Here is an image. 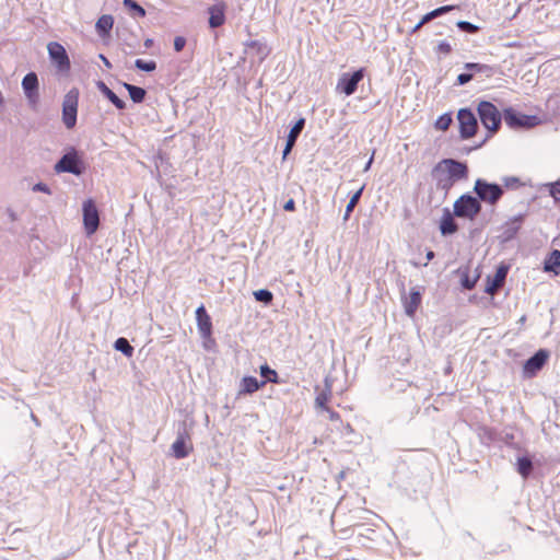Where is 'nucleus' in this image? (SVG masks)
<instances>
[{
  "instance_id": "1",
  "label": "nucleus",
  "mask_w": 560,
  "mask_h": 560,
  "mask_svg": "<svg viewBox=\"0 0 560 560\" xmlns=\"http://www.w3.org/2000/svg\"><path fill=\"white\" fill-rule=\"evenodd\" d=\"M477 110L485 128H487L490 132H495L499 130L502 116L492 103L482 101L478 104Z\"/></svg>"
},
{
  "instance_id": "2",
  "label": "nucleus",
  "mask_w": 560,
  "mask_h": 560,
  "mask_svg": "<svg viewBox=\"0 0 560 560\" xmlns=\"http://www.w3.org/2000/svg\"><path fill=\"white\" fill-rule=\"evenodd\" d=\"M78 102L79 90L73 88L65 95L62 102V120L68 129L77 124Z\"/></svg>"
},
{
  "instance_id": "3",
  "label": "nucleus",
  "mask_w": 560,
  "mask_h": 560,
  "mask_svg": "<svg viewBox=\"0 0 560 560\" xmlns=\"http://www.w3.org/2000/svg\"><path fill=\"white\" fill-rule=\"evenodd\" d=\"M480 210L479 200L470 195H463L454 203V213L459 218L474 219Z\"/></svg>"
},
{
  "instance_id": "4",
  "label": "nucleus",
  "mask_w": 560,
  "mask_h": 560,
  "mask_svg": "<svg viewBox=\"0 0 560 560\" xmlns=\"http://www.w3.org/2000/svg\"><path fill=\"white\" fill-rule=\"evenodd\" d=\"M478 198L494 205L503 195V189L497 184H490L483 179H477L474 187Z\"/></svg>"
},
{
  "instance_id": "5",
  "label": "nucleus",
  "mask_w": 560,
  "mask_h": 560,
  "mask_svg": "<svg viewBox=\"0 0 560 560\" xmlns=\"http://www.w3.org/2000/svg\"><path fill=\"white\" fill-rule=\"evenodd\" d=\"M504 120L511 128H532L540 122L537 116L523 115L513 108L504 110Z\"/></svg>"
},
{
  "instance_id": "6",
  "label": "nucleus",
  "mask_w": 560,
  "mask_h": 560,
  "mask_svg": "<svg viewBox=\"0 0 560 560\" xmlns=\"http://www.w3.org/2000/svg\"><path fill=\"white\" fill-rule=\"evenodd\" d=\"M80 164L81 161L78 156V152L72 149L70 152L61 156V159L55 164L54 170L56 173H71L80 175L82 173Z\"/></svg>"
},
{
  "instance_id": "7",
  "label": "nucleus",
  "mask_w": 560,
  "mask_h": 560,
  "mask_svg": "<svg viewBox=\"0 0 560 560\" xmlns=\"http://www.w3.org/2000/svg\"><path fill=\"white\" fill-rule=\"evenodd\" d=\"M457 119L459 122V132L463 139H469L475 136L478 122L474 113L468 108H462L458 110Z\"/></svg>"
},
{
  "instance_id": "8",
  "label": "nucleus",
  "mask_w": 560,
  "mask_h": 560,
  "mask_svg": "<svg viewBox=\"0 0 560 560\" xmlns=\"http://www.w3.org/2000/svg\"><path fill=\"white\" fill-rule=\"evenodd\" d=\"M83 224L88 235L94 234L100 225L98 210L91 199L83 202Z\"/></svg>"
},
{
  "instance_id": "9",
  "label": "nucleus",
  "mask_w": 560,
  "mask_h": 560,
  "mask_svg": "<svg viewBox=\"0 0 560 560\" xmlns=\"http://www.w3.org/2000/svg\"><path fill=\"white\" fill-rule=\"evenodd\" d=\"M363 78L364 69H359L351 74L343 73L338 81L337 90L350 96L357 91L358 84Z\"/></svg>"
},
{
  "instance_id": "10",
  "label": "nucleus",
  "mask_w": 560,
  "mask_h": 560,
  "mask_svg": "<svg viewBox=\"0 0 560 560\" xmlns=\"http://www.w3.org/2000/svg\"><path fill=\"white\" fill-rule=\"evenodd\" d=\"M442 167L448 172V175L454 182L465 179L468 176L467 165L463 162L453 159H444L438 163V171L442 170Z\"/></svg>"
},
{
  "instance_id": "11",
  "label": "nucleus",
  "mask_w": 560,
  "mask_h": 560,
  "mask_svg": "<svg viewBox=\"0 0 560 560\" xmlns=\"http://www.w3.org/2000/svg\"><path fill=\"white\" fill-rule=\"evenodd\" d=\"M51 61L56 63L60 71H68L70 69V60L65 47L57 43L51 42L47 46Z\"/></svg>"
},
{
  "instance_id": "12",
  "label": "nucleus",
  "mask_w": 560,
  "mask_h": 560,
  "mask_svg": "<svg viewBox=\"0 0 560 560\" xmlns=\"http://www.w3.org/2000/svg\"><path fill=\"white\" fill-rule=\"evenodd\" d=\"M196 320L201 338L205 340L210 339L212 335V322L203 305H200L196 310Z\"/></svg>"
},
{
  "instance_id": "13",
  "label": "nucleus",
  "mask_w": 560,
  "mask_h": 560,
  "mask_svg": "<svg viewBox=\"0 0 560 560\" xmlns=\"http://www.w3.org/2000/svg\"><path fill=\"white\" fill-rule=\"evenodd\" d=\"M22 88L28 102L36 104L38 100V78L35 72H30L23 78Z\"/></svg>"
},
{
  "instance_id": "14",
  "label": "nucleus",
  "mask_w": 560,
  "mask_h": 560,
  "mask_svg": "<svg viewBox=\"0 0 560 560\" xmlns=\"http://www.w3.org/2000/svg\"><path fill=\"white\" fill-rule=\"evenodd\" d=\"M549 354L546 350H538L533 357H530L524 364V371L529 376L535 375L539 370L542 369L547 362Z\"/></svg>"
},
{
  "instance_id": "15",
  "label": "nucleus",
  "mask_w": 560,
  "mask_h": 560,
  "mask_svg": "<svg viewBox=\"0 0 560 560\" xmlns=\"http://www.w3.org/2000/svg\"><path fill=\"white\" fill-rule=\"evenodd\" d=\"M225 9L226 4L220 1L208 9L209 13V26L211 28L220 27L225 22Z\"/></svg>"
},
{
  "instance_id": "16",
  "label": "nucleus",
  "mask_w": 560,
  "mask_h": 560,
  "mask_svg": "<svg viewBox=\"0 0 560 560\" xmlns=\"http://www.w3.org/2000/svg\"><path fill=\"white\" fill-rule=\"evenodd\" d=\"M509 268L506 266H500L495 275L492 279L488 278V283L486 285V292L488 294H495L498 290L503 285L506 275H508Z\"/></svg>"
},
{
  "instance_id": "17",
  "label": "nucleus",
  "mask_w": 560,
  "mask_h": 560,
  "mask_svg": "<svg viewBox=\"0 0 560 560\" xmlns=\"http://www.w3.org/2000/svg\"><path fill=\"white\" fill-rule=\"evenodd\" d=\"M304 126H305V119L304 118H300L295 122V125L290 129V132H289V135L287 137L285 147H284L283 153H282L283 159L287 158V155L291 152V150L295 145V142H296L299 136L301 135Z\"/></svg>"
},
{
  "instance_id": "18",
  "label": "nucleus",
  "mask_w": 560,
  "mask_h": 560,
  "mask_svg": "<svg viewBox=\"0 0 560 560\" xmlns=\"http://www.w3.org/2000/svg\"><path fill=\"white\" fill-rule=\"evenodd\" d=\"M432 176L436 182V187L445 191L450 190L455 183L445 168L442 167V170L438 171V164L432 170Z\"/></svg>"
},
{
  "instance_id": "19",
  "label": "nucleus",
  "mask_w": 560,
  "mask_h": 560,
  "mask_svg": "<svg viewBox=\"0 0 560 560\" xmlns=\"http://www.w3.org/2000/svg\"><path fill=\"white\" fill-rule=\"evenodd\" d=\"M266 385V381H259L254 376H245L240 383L238 395L253 394Z\"/></svg>"
},
{
  "instance_id": "20",
  "label": "nucleus",
  "mask_w": 560,
  "mask_h": 560,
  "mask_svg": "<svg viewBox=\"0 0 560 560\" xmlns=\"http://www.w3.org/2000/svg\"><path fill=\"white\" fill-rule=\"evenodd\" d=\"M440 231L442 235H451L457 231V224L448 210L444 211V214L441 219Z\"/></svg>"
},
{
  "instance_id": "21",
  "label": "nucleus",
  "mask_w": 560,
  "mask_h": 560,
  "mask_svg": "<svg viewBox=\"0 0 560 560\" xmlns=\"http://www.w3.org/2000/svg\"><path fill=\"white\" fill-rule=\"evenodd\" d=\"M421 303V294L419 291L412 290L408 298L405 299L404 306L408 316H413Z\"/></svg>"
},
{
  "instance_id": "22",
  "label": "nucleus",
  "mask_w": 560,
  "mask_h": 560,
  "mask_svg": "<svg viewBox=\"0 0 560 560\" xmlns=\"http://www.w3.org/2000/svg\"><path fill=\"white\" fill-rule=\"evenodd\" d=\"M97 89L107 97L118 109H124L126 103L119 98L103 81L97 82Z\"/></svg>"
},
{
  "instance_id": "23",
  "label": "nucleus",
  "mask_w": 560,
  "mask_h": 560,
  "mask_svg": "<svg viewBox=\"0 0 560 560\" xmlns=\"http://www.w3.org/2000/svg\"><path fill=\"white\" fill-rule=\"evenodd\" d=\"M545 271L553 272L559 275L560 269V250L553 249L545 260Z\"/></svg>"
},
{
  "instance_id": "24",
  "label": "nucleus",
  "mask_w": 560,
  "mask_h": 560,
  "mask_svg": "<svg viewBox=\"0 0 560 560\" xmlns=\"http://www.w3.org/2000/svg\"><path fill=\"white\" fill-rule=\"evenodd\" d=\"M172 452L176 458H185L188 456L189 450L186 445L184 434H179L175 442L172 444Z\"/></svg>"
},
{
  "instance_id": "25",
  "label": "nucleus",
  "mask_w": 560,
  "mask_h": 560,
  "mask_svg": "<svg viewBox=\"0 0 560 560\" xmlns=\"http://www.w3.org/2000/svg\"><path fill=\"white\" fill-rule=\"evenodd\" d=\"M455 7L454 5H444V7H440L429 13H427L422 19L421 21L415 26V31L419 30L423 24L430 22L431 20L444 14V13H447L452 10H454Z\"/></svg>"
},
{
  "instance_id": "26",
  "label": "nucleus",
  "mask_w": 560,
  "mask_h": 560,
  "mask_svg": "<svg viewBox=\"0 0 560 560\" xmlns=\"http://www.w3.org/2000/svg\"><path fill=\"white\" fill-rule=\"evenodd\" d=\"M122 4L131 18L137 19L145 16V10L137 1L124 0Z\"/></svg>"
},
{
  "instance_id": "27",
  "label": "nucleus",
  "mask_w": 560,
  "mask_h": 560,
  "mask_svg": "<svg viewBox=\"0 0 560 560\" xmlns=\"http://www.w3.org/2000/svg\"><path fill=\"white\" fill-rule=\"evenodd\" d=\"M124 88L128 91L130 98L135 103L143 102L147 94L144 89L137 85H132L130 83H124Z\"/></svg>"
},
{
  "instance_id": "28",
  "label": "nucleus",
  "mask_w": 560,
  "mask_h": 560,
  "mask_svg": "<svg viewBox=\"0 0 560 560\" xmlns=\"http://www.w3.org/2000/svg\"><path fill=\"white\" fill-rule=\"evenodd\" d=\"M522 215L514 217L505 224L504 235L508 240L512 238L521 228Z\"/></svg>"
},
{
  "instance_id": "29",
  "label": "nucleus",
  "mask_w": 560,
  "mask_h": 560,
  "mask_svg": "<svg viewBox=\"0 0 560 560\" xmlns=\"http://www.w3.org/2000/svg\"><path fill=\"white\" fill-rule=\"evenodd\" d=\"M114 24V20L110 15H102L96 22V30L100 35L108 34Z\"/></svg>"
},
{
  "instance_id": "30",
  "label": "nucleus",
  "mask_w": 560,
  "mask_h": 560,
  "mask_svg": "<svg viewBox=\"0 0 560 560\" xmlns=\"http://www.w3.org/2000/svg\"><path fill=\"white\" fill-rule=\"evenodd\" d=\"M330 395H331V385L326 380L325 381V389L320 394H318L315 399L316 407L325 410V407H327L326 404L329 400Z\"/></svg>"
},
{
  "instance_id": "31",
  "label": "nucleus",
  "mask_w": 560,
  "mask_h": 560,
  "mask_svg": "<svg viewBox=\"0 0 560 560\" xmlns=\"http://www.w3.org/2000/svg\"><path fill=\"white\" fill-rule=\"evenodd\" d=\"M247 47L254 50L260 60H264L269 55L268 47L259 40L249 42L247 44Z\"/></svg>"
},
{
  "instance_id": "32",
  "label": "nucleus",
  "mask_w": 560,
  "mask_h": 560,
  "mask_svg": "<svg viewBox=\"0 0 560 560\" xmlns=\"http://www.w3.org/2000/svg\"><path fill=\"white\" fill-rule=\"evenodd\" d=\"M363 189H364V186H362L358 191H355L352 197L350 198L347 207H346V212H345V217H343V220L347 221L350 217V213L353 211V209L355 208V206L358 205L361 196H362V192H363Z\"/></svg>"
},
{
  "instance_id": "33",
  "label": "nucleus",
  "mask_w": 560,
  "mask_h": 560,
  "mask_svg": "<svg viewBox=\"0 0 560 560\" xmlns=\"http://www.w3.org/2000/svg\"><path fill=\"white\" fill-rule=\"evenodd\" d=\"M114 348L117 351L122 352L127 357H131L133 353V347L129 343V341L126 338L122 337L116 339Z\"/></svg>"
},
{
  "instance_id": "34",
  "label": "nucleus",
  "mask_w": 560,
  "mask_h": 560,
  "mask_svg": "<svg viewBox=\"0 0 560 560\" xmlns=\"http://www.w3.org/2000/svg\"><path fill=\"white\" fill-rule=\"evenodd\" d=\"M533 470V463L527 457H521L517 459V471L524 477H528Z\"/></svg>"
},
{
  "instance_id": "35",
  "label": "nucleus",
  "mask_w": 560,
  "mask_h": 560,
  "mask_svg": "<svg viewBox=\"0 0 560 560\" xmlns=\"http://www.w3.org/2000/svg\"><path fill=\"white\" fill-rule=\"evenodd\" d=\"M260 375L265 378L264 381L271 383H279L278 373L269 368L267 364L260 366Z\"/></svg>"
},
{
  "instance_id": "36",
  "label": "nucleus",
  "mask_w": 560,
  "mask_h": 560,
  "mask_svg": "<svg viewBox=\"0 0 560 560\" xmlns=\"http://www.w3.org/2000/svg\"><path fill=\"white\" fill-rule=\"evenodd\" d=\"M254 296H255L256 301L265 303V304H270L273 299V294L267 289H260V290L255 291Z\"/></svg>"
},
{
  "instance_id": "37",
  "label": "nucleus",
  "mask_w": 560,
  "mask_h": 560,
  "mask_svg": "<svg viewBox=\"0 0 560 560\" xmlns=\"http://www.w3.org/2000/svg\"><path fill=\"white\" fill-rule=\"evenodd\" d=\"M135 67L141 71L152 72L156 69V62L153 60L145 61L143 59H137L135 61Z\"/></svg>"
},
{
  "instance_id": "38",
  "label": "nucleus",
  "mask_w": 560,
  "mask_h": 560,
  "mask_svg": "<svg viewBox=\"0 0 560 560\" xmlns=\"http://www.w3.org/2000/svg\"><path fill=\"white\" fill-rule=\"evenodd\" d=\"M451 124H452L451 115L444 114L438 118V120L435 121V127L439 130H446V129H448Z\"/></svg>"
},
{
  "instance_id": "39",
  "label": "nucleus",
  "mask_w": 560,
  "mask_h": 560,
  "mask_svg": "<svg viewBox=\"0 0 560 560\" xmlns=\"http://www.w3.org/2000/svg\"><path fill=\"white\" fill-rule=\"evenodd\" d=\"M547 187L549 188L550 196L556 200H560V180L556 183H549L547 184Z\"/></svg>"
},
{
  "instance_id": "40",
  "label": "nucleus",
  "mask_w": 560,
  "mask_h": 560,
  "mask_svg": "<svg viewBox=\"0 0 560 560\" xmlns=\"http://www.w3.org/2000/svg\"><path fill=\"white\" fill-rule=\"evenodd\" d=\"M457 26L460 31L467 32L470 34L476 33L478 31V27L475 24L467 22V21L457 22Z\"/></svg>"
},
{
  "instance_id": "41",
  "label": "nucleus",
  "mask_w": 560,
  "mask_h": 560,
  "mask_svg": "<svg viewBox=\"0 0 560 560\" xmlns=\"http://www.w3.org/2000/svg\"><path fill=\"white\" fill-rule=\"evenodd\" d=\"M186 45V39L182 36H177L174 39V49L176 51H182Z\"/></svg>"
},
{
  "instance_id": "42",
  "label": "nucleus",
  "mask_w": 560,
  "mask_h": 560,
  "mask_svg": "<svg viewBox=\"0 0 560 560\" xmlns=\"http://www.w3.org/2000/svg\"><path fill=\"white\" fill-rule=\"evenodd\" d=\"M33 191H42V192H45V194H48V195L51 194L50 188L46 184H44V183L35 184L33 186Z\"/></svg>"
},
{
  "instance_id": "43",
  "label": "nucleus",
  "mask_w": 560,
  "mask_h": 560,
  "mask_svg": "<svg viewBox=\"0 0 560 560\" xmlns=\"http://www.w3.org/2000/svg\"><path fill=\"white\" fill-rule=\"evenodd\" d=\"M471 79H472V74L471 73H460L457 77V83L459 85H464V84L468 83Z\"/></svg>"
},
{
  "instance_id": "44",
  "label": "nucleus",
  "mask_w": 560,
  "mask_h": 560,
  "mask_svg": "<svg viewBox=\"0 0 560 560\" xmlns=\"http://www.w3.org/2000/svg\"><path fill=\"white\" fill-rule=\"evenodd\" d=\"M438 49H439V51H441L443 54H448L452 50V47L448 43L441 42L438 46Z\"/></svg>"
},
{
  "instance_id": "45",
  "label": "nucleus",
  "mask_w": 560,
  "mask_h": 560,
  "mask_svg": "<svg viewBox=\"0 0 560 560\" xmlns=\"http://www.w3.org/2000/svg\"><path fill=\"white\" fill-rule=\"evenodd\" d=\"M325 411L328 413L329 419H330L331 421H341V420H340V416H339V413L335 412V411H334V410H331L330 408L325 407Z\"/></svg>"
},
{
  "instance_id": "46",
  "label": "nucleus",
  "mask_w": 560,
  "mask_h": 560,
  "mask_svg": "<svg viewBox=\"0 0 560 560\" xmlns=\"http://www.w3.org/2000/svg\"><path fill=\"white\" fill-rule=\"evenodd\" d=\"M465 68L468 70L481 71L483 66L480 63L468 62L465 65Z\"/></svg>"
},
{
  "instance_id": "47",
  "label": "nucleus",
  "mask_w": 560,
  "mask_h": 560,
  "mask_svg": "<svg viewBox=\"0 0 560 560\" xmlns=\"http://www.w3.org/2000/svg\"><path fill=\"white\" fill-rule=\"evenodd\" d=\"M283 209L285 211H293L295 209V202L293 199H289L284 205H283Z\"/></svg>"
},
{
  "instance_id": "48",
  "label": "nucleus",
  "mask_w": 560,
  "mask_h": 560,
  "mask_svg": "<svg viewBox=\"0 0 560 560\" xmlns=\"http://www.w3.org/2000/svg\"><path fill=\"white\" fill-rule=\"evenodd\" d=\"M340 424L342 427V432H345L347 434L353 432V429H352V427L349 423H343L342 421H340Z\"/></svg>"
},
{
  "instance_id": "49",
  "label": "nucleus",
  "mask_w": 560,
  "mask_h": 560,
  "mask_svg": "<svg viewBox=\"0 0 560 560\" xmlns=\"http://www.w3.org/2000/svg\"><path fill=\"white\" fill-rule=\"evenodd\" d=\"M504 182H505V186L510 187V186H512L514 184H517L518 183V178H516V177H509V178H505Z\"/></svg>"
},
{
  "instance_id": "50",
  "label": "nucleus",
  "mask_w": 560,
  "mask_h": 560,
  "mask_svg": "<svg viewBox=\"0 0 560 560\" xmlns=\"http://www.w3.org/2000/svg\"><path fill=\"white\" fill-rule=\"evenodd\" d=\"M7 214L11 221H15L18 219L15 211L12 209H8Z\"/></svg>"
},
{
  "instance_id": "51",
  "label": "nucleus",
  "mask_w": 560,
  "mask_h": 560,
  "mask_svg": "<svg viewBox=\"0 0 560 560\" xmlns=\"http://www.w3.org/2000/svg\"><path fill=\"white\" fill-rule=\"evenodd\" d=\"M100 59L103 61V63L105 65L106 68H108V69L112 68V63L104 55H100Z\"/></svg>"
},
{
  "instance_id": "52",
  "label": "nucleus",
  "mask_w": 560,
  "mask_h": 560,
  "mask_svg": "<svg viewBox=\"0 0 560 560\" xmlns=\"http://www.w3.org/2000/svg\"><path fill=\"white\" fill-rule=\"evenodd\" d=\"M373 156H374V153L372 154V156L370 158L368 163H365V166H364V170H363L364 172H368L371 168V165L373 163Z\"/></svg>"
},
{
  "instance_id": "53",
  "label": "nucleus",
  "mask_w": 560,
  "mask_h": 560,
  "mask_svg": "<svg viewBox=\"0 0 560 560\" xmlns=\"http://www.w3.org/2000/svg\"><path fill=\"white\" fill-rule=\"evenodd\" d=\"M433 258H434V252L429 250V252L427 253V259H428V261H429V260H432Z\"/></svg>"
},
{
  "instance_id": "54",
  "label": "nucleus",
  "mask_w": 560,
  "mask_h": 560,
  "mask_svg": "<svg viewBox=\"0 0 560 560\" xmlns=\"http://www.w3.org/2000/svg\"><path fill=\"white\" fill-rule=\"evenodd\" d=\"M152 44H153V40H152V39H150V38L145 39V42H144V46H145V47H151V46H152Z\"/></svg>"
},
{
  "instance_id": "55",
  "label": "nucleus",
  "mask_w": 560,
  "mask_h": 560,
  "mask_svg": "<svg viewBox=\"0 0 560 560\" xmlns=\"http://www.w3.org/2000/svg\"><path fill=\"white\" fill-rule=\"evenodd\" d=\"M464 285H465L466 288H468V289H470V288H471V284H469V281H466V282L464 283Z\"/></svg>"
},
{
  "instance_id": "56",
  "label": "nucleus",
  "mask_w": 560,
  "mask_h": 560,
  "mask_svg": "<svg viewBox=\"0 0 560 560\" xmlns=\"http://www.w3.org/2000/svg\"><path fill=\"white\" fill-rule=\"evenodd\" d=\"M558 241H559V246H560V238Z\"/></svg>"
}]
</instances>
